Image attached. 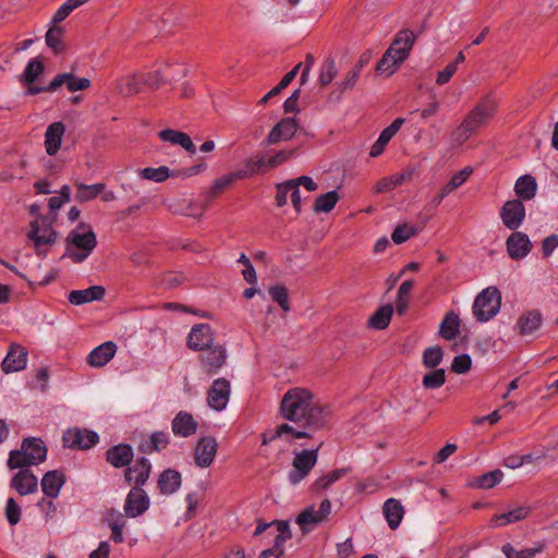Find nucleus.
Masks as SVG:
<instances>
[{
  "instance_id": "obj_1",
  "label": "nucleus",
  "mask_w": 558,
  "mask_h": 558,
  "mask_svg": "<svg viewBox=\"0 0 558 558\" xmlns=\"http://www.w3.org/2000/svg\"><path fill=\"white\" fill-rule=\"evenodd\" d=\"M278 413L293 427L308 434L307 438L324 429L328 424L329 412L319 404L314 393L302 387L290 388L282 397Z\"/></svg>"
},
{
  "instance_id": "obj_2",
  "label": "nucleus",
  "mask_w": 558,
  "mask_h": 558,
  "mask_svg": "<svg viewBox=\"0 0 558 558\" xmlns=\"http://www.w3.org/2000/svg\"><path fill=\"white\" fill-rule=\"evenodd\" d=\"M496 108L497 102L493 97H484L452 131L451 141L459 146L462 145L476 130L488 123Z\"/></svg>"
},
{
  "instance_id": "obj_3",
  "label": "nucleus",
  "mask_w": 558,
  "mask_h": 558,
  "mask_svg": "<svg viewBox=\"0 0 558 558\" xmlns=\"http://www.w3.org/2000/svg\"><path fill=\"white\" fill-rule=\"evenodd\" d=\"M47 451V447L41 438H24L20 449L10 451L7 465L10 470L38 465L46 460Z\"/></svg>"
},
{
  "instance_id": "obj_4",
  "label": "nucleus",
  "mask_w": 558,
  "mask_h": 558,
  "mask_svg": "<svg viewBox=\"0 0 558 558\" xmlns=\"http://www.w3.org/2000/svg\"><path fill=\"white\" fill-rule=\"evenodd\" d=\"M501 306V294L496 287L484 289L475 298L473 314L477 322L485 323L497 315Z\"/></svg>"
},
{
  "instance_id": "obj_5",
  "label": "nucleus",
  "mask_w": 558,
  "mask_h": 558,
  "mask_svg": "<svg viewBox=\"0 0 558 558\" xmlns=\"http://www.w3.org/2000/svg\"><path fill=\"white\" fill-rule=\"evenodd\" d=\"M324 441H320L314 449H304L301 451H294V458L292 460V470L289 472L288 478L292 485H296L302 482L316 465L318 460V452L323 447Z\"/></svg>"
},
{
  "instance_id": "obj_6",
  "label": "nucleus",
  "mask_w": 558,
  "mask_h": 558,
  "mask_svg": "<svg viewBox=\"0 0 558 558\" xmlns=\"http://www.w3.org/2000/svg\"><path fill=\"white\" fill-rule=\"evenodd\" d=\"M66 86L71 93L85 90L90 87L92 82L86 77H77L73 73H60L53 77V80L47 86H29L27 87V95H37L39 93H52L56 92L62 85Z\"/></svg>"
},
{
  "instance_id": "obj_7",
  "label": "nucleus",
  "mask_w": 558,
  "mask_h": 558,
  "mask_svg": "<svg viewBox=\"0 0 558 558\" xmlns=\"http://www.w3.org/2000/svg\"><path fill=\"white\" fill-rule=\"evenodd\" d=\"M39 205L32 204L29 206V214L36 216L37 219L31 222V230L28 232V239L35 244L38 250L41 245H50L56 242L57 233L53 230L51 223H46V218L39 213Z\"/></svg>"
},
{
  "instance_id": "obj_8",
  "label": "nucleus",
  "mask_w": 558,
  "mask_h": 558,
  "mask_svg": "<svg viewBox=\"0 0 558 558\" xmlns=\"http://www.w3.org/2000/svg\"><path fill=\"white\" fill-rule=\"evenodd\" d=\"M331 501L328 498L322 500L318 509L314 505L306 507L295 519L303 534L312 532L318 524L326 522L331 513Z\"/></svg>"
},
{
  "instance_id": "obj_9",
  "label": "nucleus",
  "mask_w": 558,
  "mask_h": 558,
  "mask_svg": "<svg viewBox=\"0 0 558 558\" xmlns=\"http://www.w3.org/2000/svg\"><path fill=\"white\" fill-rule=\"evenodd\" d=\"M68 242L72 243L76 248L82 252H70V258L75 263H82L93 252L97 245L96 234L93 230H88L84 233L72 231L68 235Z\"/></svg>"
},
{
  "instance_id": "obj_10",
  "label": "nucleus",
  "mask_w": 558,
  "mask_h": 558,
  "mask_svg": "<svg viewBox=\"0 0 558 558\" xmlns=\"http://www.w3.org/2000/svg\"><path fill=\"white\" fill-rule=\"evenodd\" d=\"M198 356L201 367L207 375L216 374L226 363L227 350L222 344H213L204 350Z\"/></svg>"
},
{
  "instance_id": "obj_11",
  "label": "nucleus",
  "mask_w": 558,
  "mask_h": 558,
  "mask_svg": "<svg viewBox=\"0 0 558 558\" xmlns=\"http://www.w3.org/2000/svg\"><path fill=\"white\" fill-rule=\"evenodd\" d=\"M62 441L64 447L87 450L99 441V436L92 430L70 428L63 434Z\"/></svg>"
},
{
  "instance_id": "obj_12",
  "label": "nucleus",
  "mask_w": 558,
  "mask_h": 558,
  "mask_svg": "<svg viewBox=\"0 0 558 558\" xmlns=\"http://www.w3.org/2000/svg\"><path fill=\"white\" fill-rule=\"evenodd\" d=\"M150 500L143 488L132 487L126 495L124 502V515L126 518H137L147 511Z\"/></svg>"
},
{
  "instance_id": "obj_13",
  "label": "nucleus",
  "mask_w": 558,
  "mask_h": 558,
  "mask_svg": "<svg viewBox=\"0 0 558 558\" xmlns=\"http://www.w3.org/2000/svg\"><path fill=\"white\" fill-rule=\"evenodd\" d=\"M28 351L20 343H11L5 357L1 363V371L11 374L23 371L27 365Z\"/></svg>"
},
{
  "instance_id": "obj_14",
  "label": "nucleus",
  "mask_w": 558,
  "mask_h": 558,
  "mask_svg": "<svg viewBox=\"0 0 558 558\" xmlns=\"http://www.w3.org/2000/svg\"><path fill=\"white\" fill-rule=\"evenodd\" d=\"M230 393L231 386L229 380L217 378L207 391V404L216 411H222L229 402Z\"/></svg>"
},
{
  "instance_id": "obj_15",
  "label": "nucleus",
  "mask_w": 558,
  "mask_h": 558,
  "mask_svg": "<svg viewBox=\"0 0 558 558\" xmlns=\"http://www.w3.org/2000/svg\"><path fill=\"white\" fill-rule=\"evenodd\" d=\"M218 451V442L213 436L198 439L194 449V461L198 468H208L214 462Z\"/></svg>"
},
{
  "instance_id": "obj_16",
  "label": "nucleus",
  "mask_w": 558,
  "mask_h": 558,
  "mask_svg": "<svg viewBox=\"0 0 558 558\" xmlns=\"http://www.w3.org/2000/svg\"><path fill=\"white\" fill-rule=\"evenodd\" d=\"M500 218L509 230L515 231L525 218L523 203L520 199L507 201L500 209Z\"/></svg>"
},
{
  "instance_id": "obj_17",
  "label": "nucleus",
  "mask_w": 558,
  "mask_h": 558,
  "mask_svg": "<svg viewBox=\"0 0 558 558\" xmlns=\"http://www.w3.org/2000/svg\"><path fill=\"white\" fill-rule=\"evenodd\" d=\"M215 332L208 324H197L192 327L186 344L193 351H201L214 344Z\"/></svg>"
},
{
  "instance_id": "obj_18",
  "label": "nucleus",
  "mask_w": 558,
  "mask_h": 558,
  "mask_svg": "<svg viewBox=\"0 0 558 558\" xmlns=\"http://www.w3.org/2000/svg\"><path fill=\"white\" fill-rule=\"evenodd\" d=\"M416 38L417 36L413 31L401 29L395 35L388 49H393L392 53L397 57V61L403 63L408 59Z\"/></svg>"
},
{
  "instance_id": "obj_19",
  "label": "nucleus",
  "mask_w": 558,
  "mask_h": 558,
  "mask_svg": "<svg viewBox=\"0 0 558 558\" xmlns=\"http://www.w3.org/2000/svg\"><path fill=\"white\" fill-rule=\"evenodd\" d=\"M151 472V464L148 459L142 457L135 461L132 466H128L124 471V480L133 487L143 488L149 478Z\"/></svg>"
},
{
  "instance_id": "obj_20",
  "label": "nucleus",
  "mask_w": 558,
  "mask_h": 558,
  "mask_svg": "<svg viewBox=\"0 0 558 558\" xmlns=\"http://www.w3.org/2000/svg\"><path fill=\"white\" fill-rule=\"evenodd\" d=\"M507 252L512 259L524 258L532 250L529 236L520 231L512 232L506 241Z\"/></svg>"
},
{
  "instance_id": "obj_21",
  "label": "nucleus",
  "mask_w": 558,
  "mask_h": 558,
  "mask_svg": "<svg viewBox=\"0 0 558 558\" xmlns=\"http://www.w3.org/2000/svg\"><path fill=\"white\" fill-rule=\"evenodd\" d=\"M10 486L21 496H26L37 492L38 480L31 470L23 468L11 478Z\"/></svg>"
},
{
  "instance_id": "obj_22",
  "label": "nucleus",
  "mask_w": 558,
  "mask_h": 558,
  "mask_svg": "<svg viewBox=\"0 0 558 558\" xmlns=\"http://www.w3.org/2000/svg\"><path fill=\"white\" fill-rule=\"evenodd\" d=\"M133 458V448L128 444L112 446L106 451V461L116 469L128 468Z\"/></svg>"
},
{
  "instance_id": "obj_23",
  "label": "nucleus",
  "mask_w": 558,
  "mask_h": 558,
  "mask_svg": "<svg viewBox=\"0 0 558 558\" xmlns=\"http://www.w3.org/2000/svg\"><path fill=\"white\" fill-rule=\"evenodd\" d=\"M298 130L294 118H284L278 122L269 132L266 142L268 145L277 144L280 141H288L293 137Z\"/></svg>"
},
{
  "instance_id": "obj_24",
  "label": "nucleus",
  "mask_w": 558,
  "mask_h": 558,
  "mask_svg": "<svg viewBox=\"0 0 558 558\" xmlns=\"http://www.w3.org/2000/svg\"><path fill=\"white\" fill-rule=\"evenodd\" d=\"M170 444L169 434L163 430L153 432L148 437L143 438L138 444V451L144 454L159 452Z\"/></svg>"
},
{
  "instance_id": "obj_25",
  "label": "nucleus",
  "mask_w": 558,
  "mask_h": 558,
  "mask_svg": "<svg viewBox=\"0 0 558 558\" xmlns=\"http://www.w3.org/2000/svg\"><path fill=\"white\" fill-rule=\"evenodd\" d=\"M284 435H290L295 439L307 438L308 436L306 432H301L300 428L293 427L290 423H281L274 429H268L262 434V445L266 446Z\"/></svg>"
},
{
  "instance_id": "obj_26",
  "label": "nucleus",
  "mask_w": 558,
  "mask_h": 558,
  "mask_svg": "<svg viewBox=\"0 0 558 558\" xmlns=\"http://www.w3.org/2000/svg\"><path fill=\"white\" fill-rule=\"evenodd\" d=\"M171 427L175 436L187 438L196 433L198 424L192 414L180 411L172 420Z\"/></svg>"
},
{
  "instance_id": "obj_27",
  "label": "nucleus",
  "mask_w": 558,
  "mask_h": 558,
  "mask_svg": "<svg viewBox=\"0 0 558 558\" xmlns=\"http://www.w3.org/2000/svg\"><path fill=\"white\" fill-rule=\"evenodd\" d=\"M65 132V126L62 122H53L51 123L45 133V148L49 156H54L62 143V137Z\"/></svg>"
},
{
  "instance_id": "obj_28",
  "label": "nucleus",
  "mask_w": 558,
  "mask_h": 558,
  "mask_svg": "<svg viewBox=\"0 0 558 558\" xmlns=\"http://www.w3.org/2000/svg\"><path fill=\"white\" fill-rule=\"evenodd\" d=\"M414 169L408 168L402 172L391 174L380 179L375 185L374 192L377 194L386 193L401 185L404 182H409L413 179Z\"/></svg>"
},
{
  "instance_id": "obj_29",
  "label": "nucleus",
  "mask_w": 558,
  "mask_h": 558,
  "mask_svg": "<svg viewBox=\"0 0 558 558\" xmlns=\"http://www.w3.org/2000/svg\"><path fill=\"white\" fill-rule=\"evenodd\" d=\"M117 345L112 341H107L88 354L87 362L94 367L105 366L116 354Z\"/></svg>"
},
{
  "instance_id": "obj_30",
  "label": "nucleus",
  "mask_w": 558,
  "mask_h": 558,
  "mask_svg": "<svg viewBox=\"0 0 558 558\" xmlns=\"http://www.w3.org/2000/svg\"><path fill=\"white\" fill-rule=\"evenodd\" d=\"M158 137L163 142L179 145L190 154H195L196 146L192 142L189 134L173 129H165L158 133Z\"/></svg>"
},
{
  "instance_id": "obj_31",
  "label": "nucleus",
  "mask_w": 558,
  "mask_h": 558,
  "mask_svg": "<svg viewBox=\"0 0 558 558\" xmlns=\"http://www.w3.org/2000/svg\"><path fill=\"white\" fill-rule=\"evenodd\" d=\"M65 483V476L58 470L47 472L41 478V489L49 498L58 497L61 487Z\"/></svg>"
},
{
  "instance_id": "obj_32",
  "label": "nucleus",
  "mask_w": 558,
  "mask_h": 558,
  "mask_svg": "<svg viewBox=\"0 0 558 558\" xmlns=\"http://www.w3.org/2000/svg\"><path fill=\"white\" fill-rule=\"evenodd\" d=\"M105 296L101 286H93L84 290H73L69 294V302L73 305H82L93 301H99Z\"/></svg>"
},
{
  "instance_id": "obj_33",
  "label": "nucleus",
  "mask_w": 558,
  "mask_h": 558,
  "mask_svg": "<svg viewBox=\"0 0 558 558\" xmlns=\"http://www.w3.org/2000/svg\"><path fill=\"white\" fill-rule=\"evenodd\" d=\"M144 85L142 73H132L122 76L117 82V89L123 97L138 94Z\"/></svg>"
},
{
  "instance_id": "obj_34",
  "label": "nucleus",
  "mask_w": 558,
  "mask_h": 558,
  "mask_svg": "<svg viewBox=\"0 0 558 558\" xmlns=\"http://www.w3.org/2000/svg\"><path fill=\"white\" fill-rule=\"evenodd\" d=\"M158 489L162 495L175 493L181 485V474L173 469L162 471L158 477Z\"/></svg>"
},
{
  "instance_id": "obj_35",
  "label": "nucleus",
  "mask_w": 558,
  "mask_h": 558,
  "mask_svg": "<svg viewBox=\"0 0 558 558\" xmlns=\"http://www.w3.org/2000/svg\"><path fill=\"white\" fill-rule=\"evenodd\" d=\"M383 512L387 520V523L391 530H396L404 515V508L400 500L396 498H389L383 506Z\"/></svg>"
},
{
  "instance_id": "obj_36",
  "label": "nucleus",
  "mask_w": 558,
  "mask_h": 558,
  "mask_svg": "<svg viewBox=\"0 0 558 558\" xmlns=\"http://www.w3.org/2000/svg\"><path fill=\"white\" fill-rule=\"evenodd\" d=\"M542 322V313L538 310H532L525 312L519 317L517 326L520 335L525 336L536 331L541 327Z\"/></svg>"
},
{
  "instance_id": "obj_37",
  "label": "nucleus",
  "mask_w": 558,
  "mask_h": 558,
  "mask_svg": "<svg viewBox=\"0 0 558 558\" xmlns=\"http://www.w3.org/2000/svg\"><path fill=\"white\" fill-rule=\"evenodd\" d=\"M460 326L461 319L453 311H450L446 313L440 323L439 336L447 341H451L460 333Z\"/></svg>"
},
{
  "instance_id": "obj_38",
  "label": "nucleus",
  "mask_w": 558,
  "mask_h": 558,
  "mask_svg": "<svg viewBox=\"0 0 558 558\" xmlns=\"http://www.w3.org/2000/svg\"><path fill=\"white\" fill-rule=\"evenodd\" d=\"M530 513H531L530 507L520 506V507H517L508 512H505L501 514H495L492 518L490 523L494 526H504L509 523H514V522L521 521V520L527 518Z\"/></svg>"
},
{
  "instance_id": "obj_39",
  "label": "nucleus",
  "mask_w": 558,
  "mask_h": 558,
  "mask_svg": "<svg viewBox=\"0 0 558 558\" xmlns=\"http://www.w3.org/2000/svg\"><path fill=\"white\" fill-rule=\"evenodd\" d=\"M536 189V180L530 174L520 177L514 185V192L521 202L534 198Z\"/></svg>"
},
{
  "instance_id": "obj_40",
  "label": "nucleus",
  "mask_w": 558,
  "mask_h": 558,
  "mask_svg": "<svg viewBox=\"0 0 558 558\" xmlns=\"http://www.w3.org/2000/svg\"><path fill=\"white\" fill-rule=\"evenodd\" d=\"M46 45L59 54L65 50L64 44V28L52 24L46 33Z\"/></svg>"
},
{
  "instance_id": "obj_41",
  "label": "nucleus",
  "mask_w": 558,
  "mask_h": 558,
  "mask_svg": "<svg viewBox=\"0 0 558 558\" xmlns=\"http://www.w3.org/2000/svg\"><path fill=\"white\" fill-rule=\"evenodd\" d=\"M393 307L391 304L380 306L368 319V327L376 330H384L388 327Z\"/></svg>"
},
{
  "instance_id": "obj_42",
  "label": "nucleus",
  "mask_w": 558,
  "mask_h": 558,
  "mask_svg": "<svg viewBox=\"0 0 558 558\" xmlns=\"http://www.w3.org/2000/svg\"><path fill=\"white\" fill-rule=\"evenodd\" d=\"M75 199L80 203H85L95 199L106 189V185L104 183H95L92 185H87L84 183H75Z\"/></svg>"
},
{
  "instance_id": "obj_43",
  "label": "nucleus",
  "mask_w": 558,
  "mask_h": 558,
  "mask_svg": "<svg viewBox=\"0 0 558 558\" xmlns=\"http://www.w3.org/2000/svg\"><path fill=\"white\" fill-rule=\"evenodd\" d=\"M393 49H387L380 60L377 63L376 71L379 74L392 75L396 70L402 64L397 61V57L393 56Z\"/></svg>"
},
{
  "instance_id": "obj_44",
  "label": "nucleus",
  "mask_w": 558,
  "mask_h": 558,
  "mask_svg": "<svg viewBox=\"0 0 558 558\" xmlns=\"http://www.w3.org/2000/svg\"><path fill=\"white\" fill-rule=\"evenodd\" d=\"M339 199L340 196L337 191L327 192L316 198L313 209L317 214L329 213L335 208Z\"/></svg>"
},
{
  "instance_id": "obj_45",
  "label": "nucleus",
  "mask_w": 558,
  "mask_h": 558,
  "mask_svg": "<svg viewBox=\"0 0 558 558\" xmlns=\"http://www.w3.org/2000/svg\"><path fill=\"white\" fill-rule=\"evenodd\" d=\"M350 471L349 468L333 470L325 475L319 476L313 484L315 490H324L339 481Z\"/></svg>"
},
{
  "instance_id": "obj_46",
  "label": "nucleus",
  "mask_w": 558,
  "mask_h": 558,
  "mask_svg": "<svg viewBox=\"0 0 558 558\" xmlns=\"http://www.w3.org/2000/svg\"><path fill=\"white\" fill-rule=\"evenodd\" d=\"M267 170L266 161L264 157H259L257 160L247 159L243 169L235 171L238 179H246L254 174L265 172Z\"/></svg>"
},
{
  "instance_id": "obj_47",
  "label": "nucleus",
  "mask_w": 558,
  "mask_h": 558,
  "mask_svg": "<svg viewBox=\"0 0 558 558\" xmlns=\"http://www.w3.org/2000/svg\"><path fill=\"white\" fill-rule=\"evenodd\" d=\"M44 70L45 66L40 60L37 58L29 60L21 76V82L27 84L28 87L33 86L32 84L39 77Z\"/></svg>"
},
{
  "instance_id": "obj_48",
  "label": "nucleus",
  "mask_w": 558,
  "mask_h": 558,
  "mask_svg": "<svg viewBox=\"0 0 558 558\" xmlns=\"http://www.w3.org/2000/svg\"><path fill=\"white\" fill-rule=\"evenodd\" d=\"M414 287L413 280H405L401 283L397 294L396 308L399 315H403L409 306V294Z\"/></svg>"
},
{
  "instance_id": "obj_49",
  "label": "nucleus",
  "mask_w": 558,
  "mask_h": 558,
  "mask_svg": "<svg viewBox=\"0 0 558 558\" xmlns=\"http://www.w3.org/2000/svg\"><path fill=\"white\" fill-rule=\"evenodd\" d=\"M444 359V350L440 345L428 347L423 351L422 362L426 368H436Z\"/></svg>"
},
{
  "instance_id": "obj_50",
  "label": "nucleus",
  "mask_w": 558,
  "mask_h": 558,
  "mask_svg": "<svg viewBox=\"0 0 558 558\" xmlns=\"http://www.w3.org/2000/svg\"><path fill=\"white\" fill-rule=\"evenodd\" d=\"M238 178L235 173H230L215 180L213 186L207 192V203L219 196L226 189H228Z\"/></svg>"
},
{
  "instance_id": "obj_51",
  "label": "nucleus",
  "mask_w": 558,
  "mask_h": 558,
  "mask_svg": "<svg viewBox=\"0 0 558 558\" xmlns=\"http://www.w3.org/2000/svg\"><path fill=\"white\" fill-rule=\"evenodd\" d=\"M446 383V372L444 368H436L423 376L422 385L425 389H437Z\"/></svg>"
},
{
  "instance_id": "obj_52",
  "label": "nucleus",
  "mask_w": 558,
  "mask_h": 558,
  "mask_svg": "<svg viewBox=\"0 0 558 558\" xmlns=\"http://www.w3.org/2000/svg\"><path fill=\"white\" fill-rule=\"evenodd\" d=\"M502 477H504V473L499 469H496L494 471L487 472V473L478 476L475 480L474 485L477 488L489 489V488H493L494 486H496L497 484H499L501 482Z\"/></svg>"
},
{
  "instance_id": "obj_53",
  "label": "nucleus",
  "mask_w": 558,
  "mask_h": 558,
  "mask_svg": "<svg viewBox=\"0 0 558 558\" xmlns=\"http://www.w3.org/2000/svg\"><path fill=\"white\" fill-rule=\"evenodd\" d=\"M140 174L145 180H150L154 182H163L169 177L175 175L174 173H170L169 168L166 166H161L159 168H145L140 170Z\"/></svg>"
},
{
  "instance_id": "obj_54",
  "label": "nucleus",
  "mask_w": 558,
  "mask_h": 558,
  "mask_svg": "<svg viewBox=\"0 0 558 558\" xmlns=\"http://www.w3.org/2000/svg\"><path fill=\"white\" fill-rule=\"evenodd\" d=\"M473 169L471 167H465L456 174L452 175V178L449 180L447 184H445L441 189L445 193L448 195L456 191L458 187H460L472 174Z\"/></svg>"
},
{
  "instance_id": "obj_55",
  "label": "nucleus",
  "mask_w": 558,
  "mask_h": 558,
  "mask_svg": "<svg viewBox=\"0 0 558 558\" xmlns=\"http://www.w3.org/2000/svg\"><path fill=\"white\" fill-rule=\"evenodd\" d=\"M269 295L271 296L272 301L279 304L282 311L289 312L290 311V303H289V293L288 289L282 284H275L269 288Z\"/></svg>"
},
{
  "instance_id": "obj_56",
  "label": "nucleus",
  "mask_w": 558,
  "mask_h": 558,
  "mask_svg": "<svg viewBox=\"0 0 558 558\" xmlns=\"http://www.w3.org/2000/svg\"><path fill=\"white\" fill-rule=\"evenodd\" d=\"M338 70L336 68V62L332 58H327L324 60L320 73H319V83L322 86L329 85L335 76L337 75Z\"/></svg>"
},
{
  "instance_id": "obj_57",
  "label": "nucleus",
  "mask_w": 558,
  "mask_h": 558,
  "mask_svg": "<svg viewBox=\"0 0 558 558\" xmlns=\"http://www.w3.org/2000/svg\"><path fill=\"white\" fill-rule=\"evenodd\" d=\"M416 234L415 228L403 223L399 225L392 232L391 239L396 244H401Z\"/></svg>"
},
{
  "instance_id": "obj_58",
  "label": "nucleus",
  "mask_w": 558,
  "mask_h": 558,
  "mask_svg": "<svg viewBox=\"0 0 558 558\" xmlns=\"http://www.w3.org/2000/svg\"><path fill=\"white\" fill-rule=\"evenodd\" d=\"M472 360L469 354H461L453 359L451 363V372L456 374H465L470 371Z\"/></svg>"
},
{
  "instance_id": "obj_59",
  "label": "nucleus",
  "mask_w": 558,
  "mask_h": 558,
  "mask_svg": "<svg viewBox=\"0 0 558 558\" xmlns=\"http://www.w3.org/2000/svg\"><path fill=\"white\" fill-rule=\"evenodd\" d=\"M7 520L11 525H15L21 520V507L13 498H9L5 506Z\"/></svg>"
},
{
  "instance_id": "obj_60",
  "label": "nucleus",
  "mask_w": 558,
  "mask_h": 558,
  "mask_svg": "<svg viewBox=\"0 0 558 558\" xmlns=\"http://www.w3.org/2000/svg\"><path fill=\"white\" fill-rule=\"evenodd\" d=\"M295 187V184H292L290 180L277 184V195H276V205L278 207H282L288 202V194L290 193L291 189Z\"/></svg>"
},
{
  "instance_id": "obj_61",
  "label": "nucleus",
  "mask_w": 558,
  "mask_h": 558,
  "mask_svg": "<svg viewBox=\"0 0 558 558\" xmlns=\"http://www.w3.org/2000/svg\"><path fill=\"white\" fill-rule=\"evenodd\" d=\"M144 85L149 86L150 88H158L161 84L167 82V78L163 76L160 70L142 73Z\"/></svg>"
},
{
  "instance_id": "obj_62",
  "label": "nucleus",
  "mask_w": 558,
  "mask_h": 558,
  "mask_svg": "<svg viewBox=\"0 0 558 558\" xmlns=\"http://www.w3.org/2000/svg\"><path fill=\"white\" fill-rule=\"evenodd\" d=\"M360 74L361 73L359 71L354 70V69L350 70L347 73V75L343 78V81H341L338 84V89L340 90V93H344L347 90H351L355 86V84H356V82H357V80L360 77Z\"/></svg>"
},
{
  "instance_id": "obj_63",
  "label": "nucleus",
  "mask_w": 558,
  "mask_h": 558,
  "mask_svg": "<svg viewBox=\"0 0 558 558\" xmlns=\"http://www.w3.org/2000/svg\"><path fill=\"white\" fill-rule=\"evenodd\" d=\"M295 153V149L290 150H280L276 155L271 156L267 162L266 167L268 168H276L279 165L283 163L284 161L289 160Z\"/></svg>"
},
{
  "instance_id": "obj_64",
  "label": "nucleus",
  "mask_w": 558,
  "mask_h": 558,
  "mask_svg": "<svg viewBox=\"0 0 558 558\" xmlns=\"http://www.w3.org/2000/svg\"><path fill=\"white\" fill-rule=\"evenodd\" d=\"M556 247H558V235L551 234L546 236L542 242V252L544 257L550 256Z\"/></svg>"
}]
</instances>
